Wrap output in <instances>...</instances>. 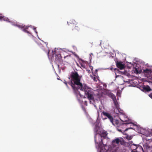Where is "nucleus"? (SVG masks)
Masks as SVG:
<instances>
[{
	"mask_svg": "<svg viewBox=\"0 0 152 152\" xmlns=\"http://www.w3.org/2000/svg\"><path fill=\"white\" fill-rule=\"evenodd\" d=\"M67 23L70 27L72 28L77 24V22L74 19H71L69 22H67Z\"/></svg>",
	"mask_w": 152,
	"mask_h": 152,
	"instance_id": "f8f14e48",
	"label": "nucleus"
},
{
	"mask_svg": "<svg viewBox=\"0 0 152 152\" xmlns=\"http://www.w3.org/2000/svg\"><path fill=\"white\" fill-rule=\"evenodd\" d=\"M13 25L15 26H17L19 28H24L23 30V31L27 33L28 34H30V32L26 30L29 27H30V26H23V25H18L17 23H16L15 24H13Z\"/></svg>",
	"mask_w": 152,
	"mask_h": 152,
	"instance_id": "9d476101",
	"label": "nucleus"
},
{
	"mask_svg": "<svg viewBox=\"0 0 152 152\" xmlns=\"http://www.w3.org/2000/svg\"><path fill=\"white\" fill-rule=\"evenodd\" d=\"M79 89L85 92V95L88 99L91 102V101L94 100V94L93 90L90 87H88L86 84H83V86L81 87Z\"/></svg>",
	"mask_w": 152,
	"mask_h": 152,
	"instance_id": "7ed1b4c3",
	"label": "nucleus"
},
{
	"mask_svg": "<svg viewBox=\"0 0 152 152\" xmlns=\"http://www.w3.org/2000/svg\"><path fill=\"white\" fill-rule=\"evenodd\" d=\"M99 134L101 135L102 138L104 139V140L106 139L107 140V139H106L107 135V131L103 130L101 132L100 134Z\"/></svg>",
	"mask_w": 152,
	"mask_h": 152,
	"instance_id": "dca6fc26",
	"label": "nucleus"
},
{
	"mask_svg": "<svg viewBox=\"0 0 152 152\" xmlns=\"http://www.w3.org/2000/svg\"><path fill=\"white\" fill-rule=\"evenodd\" d=\"M34 30H35V29H35V28H34Z\"/></svg>",
	"mask_w": 152,
	"mask_h": 152,
	"instance_id": "f704fd0d",
	"label": "nucleus"
},
{
	"mask_svg": "<svg viewBox=\"0 0 152 152\" xmlns=\"http://www.w3.org/2000/svg\"><path fill=\"white\" fill-rule=\"evenodd\" d=\"M99 129V127L98 126L96 125L94 129V132L95 134H99L97 133L98 130Z\"/></svg>",
	"mask_w": 152,
	"mask_h": 152,
	"instance_id": "a211bd4d",
	"label": "nucleus"
},
{
	"mask_svg": "<svg viewBox=\"0 0 152 152\" xmlns=\"http://www.w3.org/2000/svg\"><path fill=\"white\" fill-rule=\"evenodd\" d=\"M119 143L124 145L125 144V142L122 138L121 139L118 138L115 139L112 141V144L113 146H118Z\"/></svg>",
	"mask_w": 152,
	"mask_h": 152,
	"instance_id": "423d86ee",
	"label": "nucleus"
},
{
	"mask_svg": "<svg viewBox=\"0 0 152 152\" xmlns=\"http://www.w3.org/2000/svg\"><path fill=\"white\" fill-rule=\"evenodd\" d=\"M148 96L151 99H152V93L148 94Z\"/></svg>",
	"mask_w": 152,
	"mask_h": 152,
	"instance_id": "cd10ccee",
	"label": "nucleus"
},
{
	"mask_svg": "<svg viewBox=\"0 0 152 152\" xmlns=\"http://www.w3.org/2000/svg\"><path fill=\"white\" fill-rule=\"evenodd\" d=\"M45 51V52L47 54L48 56L49 57V51H50L48 49L47 50H46V51Z\"/></svg>",
	"mask_w": 152,
	"mask_h": 152,
	"instance_id": "393cba45",
	"label": "nucleus"
},
{
	"mask_svg": "<svg viewBox=\"0 0 152 152\" xmlns=\"http://www.w3.org/2000/svg\"><path fill=\"white\" fill-rule=\"evenodd\" d=\"M136 72H137V73H139V72H138V71H137V69H136Z\"/></svg>",
	"mask_w": 152,
	"mask_h": 152,
	"instance_id": "473e14b6",
	"label": "nucleus"
},
{
	"mask_svg": "<svg viewBox=\"0 0 152 152\" xmlns=\"http://www.w3.org/2000/svg\"><path fill=\"white\" fill-rule=\"evenodd\" d=\"M97 96L99 99H101L103 97V94L102 93L97 94Z\"/></svg>",
	"mask_w": 152,
	"mask_h": 152,
	"instance_id": "5701e85b",
	"label": "nucleus"
},
{
	"mask_svg": "<svg viewBox=\"0 0 152 152\" xmlns=\"http://www.w3.org/2000/svg\"><path fill=\"white\" fill-rule=\"evenodd\" d=\"M69 57L70 58V56H64V58H66Z\"/></svg>",
	"mask_w": 152,
	"mask_h": 152,
	"instance_id": "2f4dec72",
	"label": "nucleus"
},
{
	"mask_svg": "<svg viewBox=\"0 0 152 152\" xmlns=\"http://www.w3.org/2000/svg\"><path fill=\"white\" fill-rule=\"evenodd\" d=\"M114 70L115 71H118V69L116 68L114 69Z\"/></svg>",
	"mask_w": 152,
	"mask_h": 152,
	"instance_id": "7c9ffc66",
	"label": "nucleus"
},
{
	"mask_svg": "<svg viewBox=\"0 0 152 152\" xmlns=\"http://www.w3.org/2000/svg\"><path fill=\"white\" fill-rule=\"evenodd\" d=\"M118 115L121 121H122L123 119H124L126 117L125 113H124L123 114Z\"/></svg>",
	"mask_w": 152,
	"mask_h": 152,
	"instance_id": "6ab92c4d",
	"label": "nucleus"
},
{
	"mask_svg": "<svg viewBox=\"0 0 152 152\" xmlns=\"http://www.w3.org/2000/svg\"><path fill=\"white\" fill-rule=\"evenodd\" d=\"M144 148H145L146 149L148 150L147 151H150V150L149 151V150L151 149V151H152V146L151 147H150L148 145L146 144V145H144Z\"/></svg>",
	"mask_w": 152,
	"mask_h": 152,
	"instance_id": "aec40b11",
	"label": "nucleus"
},
{
	"mask_svg": "<svg viewBox=\"0 0 152 152\" xmlns=\"http://www.w3.org/2000/svg\"><path fill=\"white\" fill-rule=\"evenodd\" d=\"M133 137L132 136H129L127 135L126 136V138L129 140H131L132 138Z\"/></svg>",
	"mask_w": 152,
	"mask_h": 152,
	"instance_id": "b1692460",
	"label": "nucleus"
},
{
	"mask_svg": "<svg viewBox=\"0 0 152 152\" xmlns=\"http://www.w3.org/2000/svg\"><path fill=\"white\" fill-rule=\"evenodd\" d=\"M58 67H59V65L58 64Z\"/></svg>",
	"mask_w": 152,
	"mask_h": 152,
	"instance_id": "e433bc0d",
	"label": "nucleus"
},
{
	"mask_svg": "<svg viewBox=\"0 0 152 152\" xmlns=\"http://www.w3.org/2000/svg\"><path fill=\"white\" fill-rule=\"evenodd\" d=\"M55 61L56 63H61L62 62V57L60 54H55Z\"/></svg>",
	"mask_w": 152,
	"mask_h": 152,
	"instance_id": "ddd939ff",
	"label": "nucleus"
},
{
	"mask_svg": "<svg viewBox=\"0 0 152 152\" xmlns=\"http://www.w3.org/2000/svg\"><path fill=\"white\" fill-rule=\"evenodd\" d=\"M0 20H3L6 21L10 22V21H9V19L3 16L2 15L1 17V18L0 19Z\"/></svg>",
	"mask_w": 152,
	"mask_h": 152,
	"instance_id": "4be33fe9",
	"label": "nucleus"
},
{
	"mask_svg": "<svg viewBox=\"0 0 152 152\" xmlns=\"http://www.w3.org/2000/svg\"><path fill=\"white\" fill-rule=\"evenodd\" d=\"M66 85H67V83H65Z\"/></svg>",
	"mask_w": 152,
	"mask_h": 152,
	"instance_id": "c9c22d12",
	"label": "nucleus"
},
{
	"mask_svg": "<svg viewBox=\"0 0 152 152\" xmlns=\"http://www.w3.org/2000/svg\"><path fill=\"white\" fill-rule=\"evenodd\" d=\"M125 125L124 123H122V124L120 123L119 121V124L116 125H114L116 126L117 129L118 131L120 132H122V131H126L129 129H133V128L132 127H129V128H126L125 130H124V125Z\"/></svg>",
	"mask_w": 152,
	"mask_h": 152,
	"instance_id": "0eeeda50",
	"label": "nucleus"
},
{
	"mask_svg": "<svg viewBox=\"0 0 152 152\" xmlns=\"http://www.w3.org/2000/svg\"><path fill=\"white\" fill-rule=\"evenodd\" d=\"M87 27L86 26H85L84 25H82V28H83V29H84L85 28V27Z\"/></svg>",
	"mask_w": 152,
	"mask_h": 152,
	"instance_id": "c85d7f7f",
	"label": "nucleus"
},
{
	"mask_svg": "<svg viewBox=\"0 0 152 152\" xmlns=\"http://www.w3.org/2000/svg\"><path fill=\"white\" fill-rule=\"evenodd\" d=\"M143 72L145 75L147 76H150L151 75H152V71L151 69H143Z\"/></svg>",
	"mask_w": 152,
	"mask_h": 152,
	"instance_id": "2eb2a0df",
	"label": "nucleus"
},
{
	"mask_svg": "<svg viewBox=\"0 0 152 152\" xmlns=\"http://www.w3.org/2000/svg\"><path fill=\"white\" fill-rule=\"evenodd\" d=\"M82 108H83V110L84 111H85L86 110V109H85V108L83 106L82 107Z\"/></svg>",
	"mask_w": 152,
	"mask_h": 152,
	"instance_id": "c756f323",
	"label": "nucleus"
},
{
	"mask_svg": "<svg viewBox=\"0 0 152 152\" xmlns=\"http://www.w3.org/2000/svg\"><path fill=\"white\" fill-rule=\"evenodd\" d=\"M142 91L145 92L150 91H152V89L148 86H144L142 87Z\"/></svg>",
	"mask_w": 152,
	"mask_h": 152,
	"instance_id": "f3484780",
	"label": "nucleus"
},
{
	"mask_svg": "<svg viewBox=\"0 0 152 152\" xmlns=\"http://www.w3.org/2000/svg\"><path fill=\"white\" fill-rule=\"evenodd\" d=\"M92 79L94 81H97V80H96V77L92 76Z\"/></svg>",
	"mask_w": 152,
	"mask_h": 152,
	"instance_id": "bb28decb",
	"label": "nucleus"
},
{
	"mask_svg": "<svg viewBox=\"0 0 152 152\" xmlns=\"http://www.w3.org/2000/svg\"><path fill=\"white\" fill-rule=\"evenodd\" d=\"M85 104H86V103H87V101H85Z\"/></svg>",
	"mask_w": 152,
	"mask_h": 152,
	"instance_id": "72a5a7b5",
	"label": "nucleus"
},
{
	"mask_svg": "<svg viewBox=\"0 0 152 152\" xmlns=\"http://www.w3.org/2000/svg\"><path fill=\"white\" fill-rule=\"evenodd\" d=\"M72 30L75 31H79L80 28L79 27H78V26H75V27L72 28Z\"/></svg>",
	"mask_w": 152,
	"mask_h": 152,
	"instance_id": "412c9836",
	"label": "nucleus"
},
{
	"mask_svg": "<svg viewBox=\"0 0 152 152\" xmlns=\"http://www.w3.org/2000/svg\"><path fill=\"white\" fill-rule=\"evenodd\" d=\"M122 121L124 122L123 123H124L125 124H131V126H134V124L131 122V121L127 117L125 118L124 119H123V120L121 121Z\"/></svg>",
	"mask_w": 152,
	"mask_h": 152,
	"instance_id": "4468645a",
	"label": "nucleus"
},
{
	"mask_svg": "<svg viewBox=\"0 0 152 152\" xmlns=\"http://www.w3.org/2000/svg\"><path fill=\"white\" fill-rule=\"evenodd\" d=\"M81 66L83 68H86V66L83 63H81L80 64Z\"/></svg>",
	"mask_w": 152,
	"mask_h": 152,
	"instance_id": "a878e982",
	"label": "nucleus"
},
{
	"mask_svg": "<svg viewBox=\"0 0 152 152\" xmlns=\"http://www.w3.org/2000/svg\"><path fill=\"white\" fill-rule=\"evenodd\" d=\"M101 114L106 117L105 119H106L107 118H108L113 125H116L119 124V120L117 119H114L112 116L109 113L103 112H102Z\"/></svg>",
	"mask_w": 152,
	"mask_h": 152,
	"instance_id": "20e7f679",
	"label": "nucleus"
},
{
	"mask_svg": "<svg viewBox=\"0 0 152 152\" xmlns=\"http://www.w3.org/2000/svg\"><path fill=\"white\" fill-rule=\"evenodd\" d=\"M117 105L114 104L115 107V109L114 110V112L116 113L118 115L123 114L125 113L119 107V104L117 102Z\"/></svg>",
	"mask_w": 152,
	"mask_h": 152,
	"instance_id": "1a4fd4ad",
	"label": "nucleus"
},
{
	"mask_svg": "<svg viewBox=\"0 0 152 152\" xmlns=\"http://www.w3.org/2000/svg\"><path fill=\"white\" fill-rule=\"evenodd\" d=\"M104 139L99 134L95 135L94 140L96 146L97 145L98 148L100 149L99 152H107L109 150L106 143L104 144Z\"/></svg>",
	"mask_w": 152,
	"mask_h": 152,
	"instance_id": "f03ea898",
	"label": "nucleus"
},
{
	"mask_svg": "<svg viewBox=\"0 0 152 152\" xmlns=\"http://www.w3.org/2000/svg\"><path fill=\"white\" fill-rule=\"evenodd\" d=\"M131 152H144L143 149L141 146L139 145L132 144L130 147Z\"/></svg>",
	"mask_w": 152,
	"mask_h": 152,
	"instance_id": "39448f33",
	"label": "nucleus"
},
{
	"mask_svg": "<svg viewBox=\"0 0 152 152\" xmlns=\"http://www.w3.org/2000/svg\"><path fill=\"white\" fill-rule=\"evenodd\" d=\"M115 62L116 66L120 70H122L125 68L124 64H123L122 62L118 61L117 60L115 61Z\"/></svg>",
	"mask_w": 152,
	"mask_h": 152,
	"instance_id": "9b49d317",
	"label": "nucleus"
},
{
	"mask_svg": "<svg viewBox=\"0 0 152 152\" xmlns=\"http://www.w3.org/2000/svg\"><path fill=\"white\" fill-rule=\"evenodd\" d=\"M71 82L70 85L73 89L75 93L77 94L79 92L78 89L82 87L83 85L80 82L81 77L77 72H72L71 75Z\"/></svg>",
	"mask_w": 152,
	"mask_h": 152,
	"instance_id": "f257e3e1",
	"label": "nucleus"
},
{
	"mask_svg": "<svg viewBox=\"0 0 152 152\" xmlns=\"http://www.w3.org/2000/svg\"><path fill=\"white\" fill-rule=\"evenodd\" d=\"M106 95L110 97L113 99L114 104L117 105V101L116 96L113 93L109 91H107L106 92Z\"/></svg>",
	"mask_w": 152,
	"mask_h": 152,
	"instance_id": "6e6552de",
	"label": "nucleus"
}]
</instances>
